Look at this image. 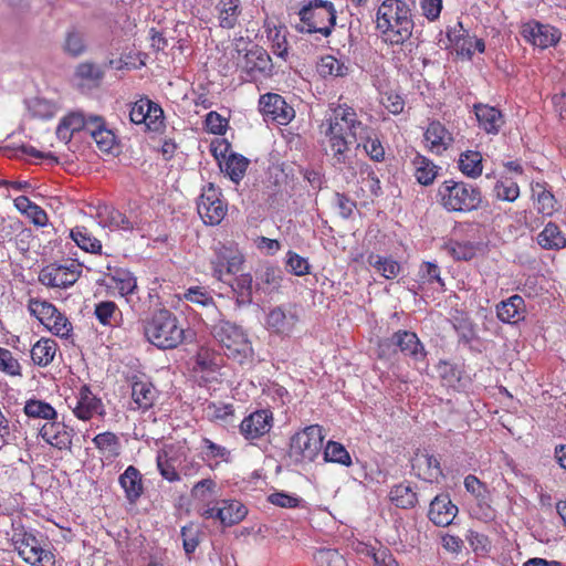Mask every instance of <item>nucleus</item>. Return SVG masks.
Segmentation results:
<instances>
[{
    "instance_id": "15",
    "label": "nucleus",
    "mask_w": 566,
    "mask_h": 566,
    "mask_svg": "<svg viewBox=\"0 0 566 566\" xmlns=\"http://www.w3.org/2000/svg\"><path fill=\"white\" fill-rule=\"evenodd\" d=\"M521 34L527 42L541 49L554 46L560 40V31L557 28L537 21L524 23Z\"/></svg>"
},
{
    "instance_id": "50",
    "label": "nucleus",
    "mask_w": 566,
    "mask_h": 566,
    "mask_svg": "<svg viewBox=\"0 0 566 566\" xmlns=\"http://www.w3.org/2000/svg\"><path fill=\"white\" fill-rule=\"evenodd\" d=\"M156 463L160 475L165 480L169 482H176L180 480V475L176 470L175 459L169 455L166 449L158 451Z\"/></svg>"
},
{
    "instance_id": "18",
    "label": "nucleus",
    "mask_w": 566,
    "mask_h": 566,
    "mask_svg": "<svg viewBox=\"0 0 566 566\" xmlns=\"http://www.w3.org/2000/svg\"><path fill=\"white\" fill-rule=\"evenodd\" d=\"M411 468L418 478L428 482H436L442 476L440 461L426 450H418L415 453L411 460Z\"/></svg>"
},
{
    "instance_id": "4",
    "label": "nucleus",
    "mask_w": 566,
    "mask_h": 566,
    "mask_svg": "<svg viewBox=\"0 0 566 566\" xmlns=\"http://www.w3.org/2000/svg\"><path fill=\"white\" fill-rule=\"evenodd\" d=\"M144 335L147 340L160 349H172L186 338L185 329L177 316L168 310H159L144 321Z\"/></svg>"
},
{
    "instance_id": "45",
    "label": "nucleus",
    "mask_w": 566,
    "mask_h": 566,
    "mask_svg": "<svg viewBox=\"0 0 566 566\" xmlns=\"http://www.w3.org/2000/svg\"><path fill=\"white\" fill-rule=\"evenodd\" d=\"M273 64L269 53L262 48L250 50V75L259 72L264 76L272 74Z\"/></svg>"
},
{
    "instance_id": "31",
    "label": "nucleus",
    "mask_w": 566,
    "mask_h": 566,
    "mask_svg": "<svg viewBox=\"0 0 566 566\" xmlns=\"http://www.w3.org/2000/svg\"><path fill=\"white\" fill-rule=\"evenodd\" d=\"M264 33L266 34L268 41L271 42L273 53L285 61L289 55L285 28H277L275 24L265 21Z\"/></svg>"
},
{
    "instance_id": "62",
    "label": "nucleus",
    "mask_w": 566,
    "mask_h": 566,
    "mask_svg": "<svg viewBox=\"0 0 566 566\" xmlns=\"http://www.w3.org/2000/svg\"><path fill=\"white\" fill-rule=\"evenodd\" d=\"M181 537L185 553L189 556L199 545V531L193 524L181 528Z\"/></svg>"
},
{
    "instance_id": "29",
    "label": "nucleus",
    "mask_w": 566,
    "mask_h": 566,
    "mask_svg": "<svg viewBox=\"0 0 566 566\" xmlns=\"http://www.w3.org/2000/svg\"><path fill=\"white\" fill-rule=\"evenodd\" d=\"M273 412L270 408L250 412V440L268 434L273 427Z\"/></svg>"
},
{
    "instance_id": "57",
    "label": "nucleus",
    "mask_w": 566,
    "mask_h": 566,
    "mask_svg": "<svg viewBox=\"0 0 566 566\" xmlns=\"http://www.w3.org/2000/svg\"><path fill=\"white\" fill-rule=\"evenodd\" d=\"M29 112L33 117L48 119L55 114V105L44 98L34 97L28 102Z\"/></svg>"
},
{
    "instance_id": "28",
    "label": "nucleus",
    "mask_w": 566,
    "mask_h": 566,
    "mask_svg": "<svg viewBox=\"0 0 566 566\" xmlns=\"http://www.w3.org/2000/svg\"><path fill=\"white\" fill-rule=\"evenodd\" d=\"M464 488L470 494L474 496L483 514L489 516L491 512V493L488 486L475 475L469 474L464 479Z\"/></svg>"
},
{
    "instance_id": "41",
    "label": "nucleus",
    "mask_w": 566,
    "mask_h": 566,
    "mask_svg": "<svg viewBox=\"0 0 566 566\" xmlns=\"http://www.w3.org/2000/svg\"><path fill=\"white\" fill-rule=\"evenodd\" d=\"M390 501L400 509H412L418 503L416 492L407 484L395 485L389 493Z\"/></svg>"
},
{
    "instance_id": "19",
    "label": "nucleus",
    "mask_w": 566,
    "mask_h": 566,
    "mask_svg": "<svg viewBox=\"0 0 566 566\" xmlns=\"http://www.w3.org/2000/svg\"><path fill=\"white\" fill-rule=\"evenodd\" d=\"M458 507L451 502L449 495H437L430 503L428 517L437 526H448L457 516Z\"/></svg>"
},
{
    "instance_id": "16",
    "label": "nucleus",
    "mask_w": 566,
    "mask_h": 566,
    "mask_svg": "<svg viewBox=\"0 0 566 566\" xmlns=\"http://www.w3.org/2000/svg\"><path fill=\"white\" fill-rule=\"evenodd\" d=\"M40 437L53 448L70 450L74 430L57 418L46 421L39 431Z\"/></svg>"
},
{
    "instance_id": "17",
    "label": "nucleus",
    "mask_w": 566,
    "mask_h": 566,
    "mask_svg": "<svg viewBox=\"0 0 566 566\" xmlns=\"http://www.w3.org/2000/svg\"><path fill=\"white\" fill-rule=\"evenodd\" d=\"M282 282V271L274 265L265 264L255 271L254 293L264 301L273 293L279 292Z\"/></svg>"
},
{
    "instance_id": "34",
    "label": "nucleus",
    "mask_w": 566,
    "mask_h": 566,
    "mask_svg": "<svg viewBox=\"0 0 566 566\" xmlns=\"http://www.w3.org/2000/svg\"><path fill=\"white\" fill-rule=\"evenodd\" d=\"M538 244L546 250H559L566 247V238L559 227L548 222L537 237Z\"/></svg>"
},
{
    "instance_id": "51",
    "label": "nucleus",
    "mask_w": 566,
    "mask_h": 566,
    "mask_svg": "<svg viewBox=\"0 0 566 566\" xmlns=\"http://www.w3.org/2000/svg\"><path fill=\"white\" fill-rule=\"evenodd\" d=\"M358 174L363 186L368 189L373 197H379L382 193L380 180L370 165L367 163H360L358 166Z\"/></svg>"
},
{
    "instance_id": "37",
    "label": "nucleus",
    "mask_w": 566,
    "mask_h": 566,
    "mask_svg": "<svg viewBox=\"0 0 566 566\" xmlns=\"http://www.w3.org/2000/svg\"><path fill=\"white\" fill-rule=\"evenodd\" d=\"M57 349L55 340L50 338H41L31 349V358L38 366L45 367L54 359Z\"/></svg>"
},
{
    "instance_id": "35",
    "label": "nucleus",
    "mask_w": 566,
    "mask_h": 566,
    "mask_svg": "<svg viewBox=\"0 0 566 566\" xmlns=\"http://www.w3.org/2000/svg\"><path fill=\"white\" fill-rule=\"evenodd\" d=\"M412 165L415 167V177L420 185L429 186L433 184L438 176V166L420 154H417L412 159Z\"/></svg>"
},
{
    "instance_id": "40",
    "label": "nucleus",
    "mask_w": 566,
    "mask_h": 566,
    "mask_svg": "<svg viewBox=\"0 0 566 566\" xmlns=\"http://www.w3.org/2000/svg\"><path fill=\"white\" fill-rule=\"evenodd\" d=\"M367 263L388 280L395 279L400 272V264L391 258L371 253L367 258Z\"/></svg>"
},
{
    "instance_id": "22",
    "label": "nucleus",
    "mask_w": 566,
    "mask_h": 566,
    "mask_svg": "<svg viewBox=\"0 0 566 566\" xmlns=\"http://www.w3.org/2000/svg\"><path fill=\"white\" fill-rule=\"evenodd\" d=\"M474 114L480 127L488 134H497L504 124L500 109L488 104H474Z\"/></svg>"
},
{
    "instance_id": "56",
    "label": "nucleus",
    "mask_w": 566,
    "mask_h": 566,
    "mask_svg": "<svg viewBox=\"0 0 566 566\" xmlns=\"http://www.w3.org/2000/svg\"><path fill=\"white\" fill-rule=\"evenodd\" d=\"M494 192L497 199L512 202L518 198L520 188L512 179L502 178L496 181Z\"/></svg>"
},
{
    "instance_id": "20",
    "label": "nucleus",
    "mask_w": 566,
    "mask_h": 566,
    "mask_svg": "<svg viewBox=\"0 0 566 566\" xmlns=\"http://www.w3.org/2000/svg\"><path fill=\"white\" fill-rule=\"evenodd\" d=\"M525 314V301L518 294H514L496 305L497 318L505 324H517L524 321Z\"/></svg>"
},
{
    "instance_id": "36",
    "label": "nucleus",
    "mask_w": 566,
    "mask_h": 566,
    "mask_svg": "<svg viewBox=\"0 0 566 566\" xmlns=\"http://www.w3.org/2000/svg\"><path fill=\"white\" fill-rule=\"evenodd\" d=\"M368 133L364 137H358L357 148L363 147L366 154L371 160L380 163L385 159V149L378 138V134L375 128L368 125Z\"/></svg>"
},
{
    "instance_id": "3",
    "label": "nucleus",
    "mask_w": 566,
    "mask_h": 566,
    "mask_svg": "<svg viewBox=\"0 0 566 566\" xmlns=\"http://www.w3.org/2000/svg\"><path fill=\"white\" fill-rule=\"evenodd\" d=\"M398 354L408 358L417 369L428 366L427 350L415 332L399 329L378 343V357L394 359Z\"/></svg>"
},
{
    "instance_id": "30",
    "label": "nucleus",
    "mask_w": 566,
    "mask_h": 566,
    "mask_svg": "<svg viewBox=\"0 0 566 566\" xmlns=\"http://www.w3.org/2000/svg\"><path fill=\"white\" fill-rule=\"evenodd\" d=\"M482 154L476 150H465L460 154L458 169L468 178L476 179L483 172Z\"/></svg>"
},
{
    "instance_id": "7",
    "label": "nucleus",
    "mask_w": 566,
    "mask_h": 566,
    "mask_svg": "<svg viewBox=\"0 0 566 566\" xmlns=\"http://www.w3.org/2000/svg\"><path fill=\"white\" fill-rule=\"evenodd\" d=\"M218 260L217 264L212 262L214 275L231 287L237 303L244 305L248 302V274L243 272V255L224 249Z\"/></svg>"
},
{
    "instance_id": "6",
    "label": "nucleus",
    "mask_w": 566,
    "mask_h": 566,
    "mask_svg": "<svg viewBox=\"0 0 566 566\" xmlns=\"http://www.w3.org/2000/svg\"><path fill=\"white\" fill-rule=\"evenodd\" d=\"M300 24L295 25L300 33H319L327 38L336 24V9L327 0H311L298 10Z\"/></svg>"
},
{
    "instance_id": "54",
    "label": "nucleus",
    "mask_w": 566,
    "mask_h": 566,
    "mask_svg": "<svg viewBox=\"0 0 566 566\" xmlns=\"http://www.w3.org/2000/svg\"><path fill=\"white\" fill-rule=\"evenodd\" d=\"M444 249L457 261H470L476 254L475 244L469 241H450Z\"/></svg>"
},
{
    "instance_id": "8",
    "label": "nucleus",
    "mask_w": 566,
    "mask_h": 566,
    "mask_svg": "<svg viewBox=\"0 0 566 566\" xmlns=\"http://www.w3.org/2000/svg\"><path fill=\"white\" fill-rule=\"evenodd\" d=\"M323 428L311 424L292 436L289 454L296 462L314 461L323 449Z\"/></svg>"
},
{
    "instance_id": "13",
    "label": "nucleus",
    "mask_w": 566,
    "mask_h": 566,
    "mask_svg": "<svg viewBox=\"0 0 566 566\" xmlns=\"http://www.w3.org/2000/svg\"><path fill=\"white\" fill-rule=\"evenodd\" d=\"M81 273V265L74 261L65 264L52 263L41 270L39 281L46 286L65 289L73 285Z\"/></svg>"
},
{
    "instance_id": "39",
    "label": "nucleus",
    "mask_w": 566,
    "mask_h": 566,
    "mask_svg": "<svg viewBox=\"0 0 566 566\" xmlns=\"http://www.w3.org/2000/svg\"><path fill=\"white\" fill-rule=\"evenodd\" d=\"M78 248L91 253H101L102 243L86 227H75L70 233Z\"/></svg>"
},
{
    "instance_id": "46",
    "label": "nucleus",
    "mask_w": 566,
    "mask_h": 566,
    "mask_svg": "<svg viewBox=\"0 0 566 566\" xmlns=\"http://www.w3.org/2000/svg\"><path fill=\"white\" fill-rule=\"evenodd\" d=\"M248 168V159L242 155L231 154L222 167V171L234 182L239 181L244 177Z\"/></svg>"
},
{
    "instance_id": "55",
    "label": "nucleus",
    "mask_w": 566,
    "mask_h": 566,
    "mask_svg": "<svg viewBox=\"0 0 566 566\" xmlns=\"http://www.w3.org/2000/svg\"><path fill=\"white\" fill-rule=\"evenodd\" d=\"M28 307L31 314L34 315L44 326L48 322L53 319L52 317L57 311L52 303L33 298L29 301Z\"/></svg>"
},
{
    "instance_id": "9",
    "label": "nucleus",
    "mask_w": 566,
    "mask_h": 566,
    "mask_svg": "<svg viewBox=\"0 0 566 566\" xmlns=\"http://www.w3.org/2000/svg\"><path fill=\"white\" fill-rule=\"evenodd\" d=\"M213 337L224 349V355L239 364L248 356V338L244 333L231 323H222L213 328Z\"/></svg>"
},
{
    "instance_id": "1",
    "label": "nucleus",
    "mask_w": 566,
    "mask_h": 566,
    "mask_svg": "<svg viewBox=\"0 0 566 566\" xmlns=\"http://www.w3.org/2000/svg\"><path fill=\"white\" fill-rule=\"evenodd\" d=\"M324 125H326L324 135L328 146L327 155L331 157L332 165L339 172L354 177L356 171L349 145L369 132L368 125L364 124L356 111L346 104L331 107Z\"/></svg>"
},
{
    "instance_id": "5",
    "label": "nucleus",
    "mask_w": 566,
    "mask_h": 566,
    "mask_svg": "<svg viewBox=\"0 0 566 566\" xmlns=\"http://www.w3.org/2000/svg\"><path fill=\"white\" fill-rule=\"evenodd\" d=\"M438 202L449 212H470L482 202L479 187L462 180L448 179L437 190Z\"/></svg>"
},
{
    "instance_id": "23",
    "label": "nucleus",
    "mask_w": 566,
    "mask_h": 566,
    "mask_svg": "<svg viewBox=\"0 0 566 566\" xmlns=\"http://www.w3.org/2000/svg\"><path fill=\"white\" fill-rule=\"evenodd\" d=\"M73 412L78 419L86 421L96 413H103V403L87 386H82Z\"/></svg>"
},
{
    "instance_id": "64",
    "label": "nucleus",
    "mask_w": 566,
    "mask_h": 566,
    "mask_svg": "<svg viewBox=\"0 0 566 566\" xmlns=\"http://www.w3.org/2000/svg\"><path fill=\"white\" fill-rule=\"evenodd\" d=\"M206 129L214 135H223L227 128V119L217 112H210L205 120Z\"/></svg>"
},
{
    "instance_id": "44",
    "label": "nucleus",
    "mask_w": 566,
    "mask_h": 566,
    "mask_svg": "<svg viewBox=\"0 0 566 566\" xmlns=\"http://www.w3.org/2000/svg\"><path fill=\"white\" fill-rule=\"evenodd\" d=\"M220 515H222V524L226 526H231L238 522H240L247 514V510L244 505L238 501H221V511H219Z\"/></svg>"
},
{
    "instance_id": "53",
    "label": "nucleus",
    "mask_w": 566,
    "mask_h": 566,
    "mask_svg": "<svg viewBox=\"0 0 566 566\" xmlns=\"http://www.w3.org/2000/svg\"><path fill=\"white\" fill-rule=\"evenodd\" d=\"M94 314L98 322L106 326H114L117 324V316L120 312L117 305L112 301H103L95 305Z\"/></svg>"
},
{
    "instance_id": "43",
    "label": "nucleus",
    "mask_w": 566,
    "mask_h": 566,
    "mask_svg": "<svg viewBox=\"0 0 566 566\" xmlns=\"http://www.w3.org/2000/svg\"><path fill=\"white\" fill-rule=\"evenodd\" d=\"M418 289L422 290L424 285H439L441 290L444 287V282L440 275V268L432 262H422L419 272Z\"/></svg>"
},
{
    "instance_id": "26",
    "label": "nucleus",
    "mask_w": 566,
    "mask_h": 566,
    "mask_svg": "<svg viewBox=\"0 0 566 566\" xmlns=\"http://www.w3.org/2000/svg\"><path fill=\"white\" fill-rule=\"evenodd\" d=\"M88 134L95 140L102 151H109L115 145V134L106 127L103 117L91 115L88 122Z\"/></svg>"
},
{
    "instance_id": "59",
    "label": "nucleus",
    "mask_w": 566,
    "mask_h": 566,
    "mask_svg": "<svg viewBox=\"0 0 566 566\" xmlns=\"http://www.w3.org/2000/svg\"><path fill=\"white\" fill-rule=\"evenodd\" d=\"M453 327L460 339L465 344L471 343L476 337L475 325L467 316L455 317L453 321Z\"/></svg>"
},
{
    "instance_id": "32",
    "label": "nucleus",
    "mask_w": 566,
    "mask_h": 566,
    "mask_svg": "<svg viewBox=\"0 0 566 566\" xmlns=\"http://www.w3.org/2000/svg\"><path fill=\"white\" fill-rule=\"evenodd\" d=\"M295 322L296 316L293 314L287 315L281 306L271 310L266 318L269 329L276 334H289L292 332Z\"/></svg>"
},
{
    "instance_id": "2",
    "label": "nucleus",
    "mask_w": 566,
    "mask_h": 566,
    "mask_svg": "<svg viewBox=\"0 0 566 566\" xmlns=\"http://www.w3.org/2000/svg\"><path fill=\"white\" fill-rule=\"evenodd\" d=\"M413 28L412 9L405 0H384L378 7L376 30L385 43L403 44L412 36Z\"/></svg>"
},
{
    "instance_id": "47",
    "label": "nucleus",
    "mask_w": 566,
    "mask_h": 566,
    "mask_svg": "<svg viewBox=\"0 0 566 566\" xmlns=\"http://www.w3.org/2000/svg\"><path fill=\"white\" fill-rule=\"evenodd\" d=\"M324 460L326 462H333L342 464L344 467L352 465V457L346 448L336 441L329 440L324 448Z\"/></svg>"
},
{
    "instance_id": "25",
    "label": "nucleus",
    "mask_w": 566,
    "mask_h": 566,
    "mask_svg": "<svg viewBox=\"0 0 566 566\" xmlns=\"http://www.w3.org/2000/svg\"><path fill=\"white\" fill-rule=\"evenodd\" d=\"M61 50L72 59L82 56L87 50L85 33L76 27H70L63 35Z\"/></svg>"
},
{
    "instance_id": "21",
    "label": "nucleus",
    "mask_w": 566,
    "mask_h": 566,
    "mask_svg": "<svg viewBox=\"0 0 566 566\" xmlns=\"http://www.w3.org/2000/svg\"><path fill=\"white\" fill-rule=\"evenodd\" d=\"M424 139L430 145V150L438 155L447 150L453 143L452 134L439 120L429 123Z\"/></svg>"
},
{
    "instance_id": "33",
    "label": "nucleus",
    "mask_w": 566,
    "mask_h": 566,
    "mask_svg": "<svg viewBox=\"0 0 566 566\" xmlns=\"http://www.w3.org/2000/svg\"><path fill=\"white\" fill-rule=\"evenodd\" d=\"M93 443L106 460H113L120 454L122 446L119 438L111 431L95 436Z\"/></svg>"
},
{
    "instance_id": "49",
    "label": "nucleus",
    "mask_w": 566,
    "mask_h": 566,
    "mask_svg": "<svg viewBox=\"0 0 566 566\" xmlns=\"http://www.w3.org/2000/svg\"><path fill=\"white\" fill-rule=\"evenodd\" d=\"M318 72L323 76L345 77L349 72V66L333 55H326L321 59Z\"/></svg>"
},
{
    "instance_id": "38",
    "label": "nucleus",
    "mask_w": 566,
    "mask_h": 566,
    "mask_svg": "<svg viewBox=\"0 0 566 566\" xmlns=\"http://www.w3.org/2000/svg\"><path fill=\"white\" fill-rule=\"evenodd\" d=\"M132 398L138 409L147 410L154 405L156 389L150 382L135 381L132 386Z\"/></svg>"
},
{
    "instance_id": "12",
    "label": "nucleus",
    "mask_w": 566,
    "mask_h": 566,
    "mask_svg": "<svg viewBox=\"0 0 566 566\" xmlns=\"http://www.w3.org/2000/svg\"><path fill=\"white\" fill-rule=\"evenodd\" d=\"M259 112L264 122L275 125H287L295 117L294 108L276 93H266L259 99Z\"/></svg>"
},
{
    "instance_id": "27",
    "label": "nucleus",
    "mask_w": 566,
    "mask_h": 566,
    "mask_svg": "<svg viewBox=\"0 0 566 566\" xmlns=\"http://www.w3.org/2000/svg\"><path fill=\"white\" fill-rule=\"evenodd\" d=\"M98 224L111 230H133L130 220L119 210L111 206H99L97 209Z\"/></svg>"
},
{
    "instance_id": "24",
    "label": "nucleus",
    "mask_w": 566,
    "mask_h": 566,
    "mask_svg": "<svg viewBox=\"0 0 566 566\" xmlns=\"http://www.w3.org/2000/svg\"><path fill=\"white\" fill-rule=\"evenodd\" d=\"M118 482L124 489L129 503H136L144 493L142 473L134 465H129L124 473L119 475Z\"/></svg>"
},
{
    "instance_id": "58",
    "label": "nucleus",
    "mask_w": 566,
    "mask_h": 566,
    "mask_svg": "<svg viewBox=\"0 0 566 566\" xmlns=\"http://www.w3.org/2000/svg\"><path fill=\"white\" fill-rule=\"evenodd\" d=\"M317 566H347L345 557L336 549L322 548L314 555Z\"/></svg>"
},
{
    "instance_id": "52",
    "label": "nucleus",
    "mask_w": 566,
    "mask_h": 566,
    "mask_svg": "<svg viewBox=\"0 0 566 566\" xmlns=\"http://www.w3.org/2000/svg\"><path fill=\"white\" fill-rule=\"evenodd\" d=\"M240 0H221L219 3V20L222 28L231 29L235 25Z\"/></svg>"
},
{
    "instance_id": "42",
    "label": "nucleus",
    "mask_w": 566,
    "mask_h": 566,
    "mask_svg": "<svg viewBox=\"0 0 566 566\" xmlns=\"http://www.w3.org/2000/svg\"><path fill=\"white\" fill-rule=\"evenodd\" d=\"M23 412L29 418L43 419L50 421L57 418L56 410L46 401L40 399H29L25 401Z\"/></svg>"
},
{
    "instance_id": "63",
    "label": "nucleus",
    "mask_w": 566,
    "mask_h": 566,
    "mask_svg": "<svg viewBox=\"0 0 566 566\" xmlns=\"http://www.w3.org/2000/svg\"><path fill=\"white\" fill-rule=\"evenodd\" d=\"M286 265L290 268V271L297 276L310 273L307 260L293 251H289L286 254Z\"/></svg>"
},
{
    "instance_id": "61",
    "label": "nucleus",
    "mask_w": 566,
    "mask_h": 566,
    "mask_svg": "<svg viewBox=\"0 0 566 566\" xmlns=\"http://www.w3.org/2000/svg\"><path fill=\"white\" fill-rule=\"evenodd\" d=\"M218 359L219 357L214 354V352L201 347L196 355V369L198 368L201 371H213L219 366Z\"/></svg>"
},
{
    "instance_id": "14",
    "label": "nucleus",
    "mask_w": 566,
    "mask_h": 566,
    "mask_svg": "<svg viewBox=\"0 0 566 566\" xmlns=\"http://www.w3.org/2000/svg\"><path fill=\"white\" fill-rule=\"evenodd\" d=\"M197 210L206 224H219L227 212V207L220 199V192L213 184H208L197 202Z\"/></svg>"
},
{
    "instance_id": "10",
    "label": "nucleus",
    "mask_w": 566,
    "mask_h": 566,
    "mask_svg": "<svg viewBox=\"0 0 566 566\" xmlns=\"http://www.w3.org/2000/svg\"><path fill=\"white\" fill-rule=\"evenodd\" d=\"M129 119L133 124L143 125L145 130L149 132L158 133L165 127L161 106L146 96L129 104Z\"/></svg>"
},
{
    "instance_id": "11",
    "label": "nucleus",
    "mask_w": 566,
    "mask_h": 566,
    "mask_svg": "<svg viewBox=\"0 0 566 566\" xmlns=\"http://www.w3.org/2000/svg\"><path fill=\"white\" fill-rule=\"evenodd\" d=\"M15 549L24 562L32 566H54V556L42 548L39 539L31 533L15 534L13 539Z\"/></svg>"
},
{
    "instance_id": "48",
    "label": "nucleus",
    "mask_w": 566,
    "mask_h": 566,
    "mask_svg": "<svg viewBox=\"0 0 566 566\" xmlns=\"http://www.w3.org/2000/svg\"><path fill=\"white\" fill-rule=\"evenodd\" d=\"M533 193L536 196L535 208L539 213L552 216L556 211V199L544 186L536 184V186L533 187Z\"/></svg>"
},
{
    "instance_id": "60",
    "label": "nucleus",
    "mask_w": 566,
    "mask_h": 566,
    "mask_svg": "<svg viewBox=\"0 0 566 566\" xmlns=\"http://www.w3.org/2000/svg\"><path fill=\"white\" fill-rule=\"evenodd\" d=\"M52 318L53 319L51 322L46 323L45 327L56 336L65 338L69 337L72 332V324L66 316L56 311Z\"/></svg>"
}]
</instances>
